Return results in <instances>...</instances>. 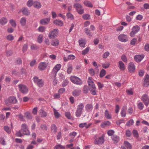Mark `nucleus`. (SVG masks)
<instances>
[{
  "label": "nucleus",
  "instance_id": "nucleus-19",
  "mask_svg": "<svg viewBox=\"0 0 149 149\" xmlns=\"http://www.w3.org/2000/svg\"><path fill=\"white\" fill-rule=\"evenodd\" d=\"M22 11L23 14L26 15L28 16L30 14V12L28 9L26 8H23L22 10Z\"/></svg>",
  "mask_w": 149,
  "mask_h": 149
},
{
  "label": "nucleus",
  "instance_id": "nucleus-3",
  "mask_svg": "<svg viewBox=\"0 0 149 149\" xmlns=\"http://www.w3.org/2000/svg\"><path fill=\"white\" fill-rule=\"evenodd\" d=\"M21 130L24 135H29L30 134V132L28 128V126L25 123L22 125Z\"/></svg>",
  "mask_w": 149,
  "mask_h": 149
},
{
  "label": "nucleus",
  "instance_id": "nucleus-30",
  "mask_svg": "<svg viewBox=\"0 0 149 149\" xmlns=\"http://www.w3.org/2000/svg\"><path fill=\"white\" fill-rule=\"evenodd\" d=\"M33 6L39 9L41 7L40 3L38 2H35L33 3Z\"/></svg>",
  "mask_w": 149,
  "mask_h": 149
},
{
  "label": "nucleus",
  "instance_id": "nucleus-18",
  "mask_svg": "<svg viewBox=\"0 0 149 149\" xmlns=\"http://www.w3.org/2000/svg\"><path fill=\"white\" fill-rule=\"evenodd\" d=\"M126 107L124 106L123 107L120 112V114L122 117H124L126 116Z\"/></svg>",
  "mask_w": 149,
  "mask_h": 149
},
{
  "label": "nucleus",
  "instance_id": "nucleus-47",
  "mask_svg": "<svg viewBox=\"0 0 149 149\" xmlns=\"http://www.w3.org/2000/svg\"><path fill=\"white\" fill-rule=\"evenodd\" d=\"M54 113L55 116V117L56 118H58L60 116V114L55 109H54Z\"/></svg>",
  "mask_w": 149,
  "mask_h": 149
},
{
  "label": "nucleus",
  "instance_id": "nucleus-2",
  "mask_svg": "<svg viewBox=\"0 0 149 149\" xmlns=\"http://www.w3.org/2000/svg\"><path fill=\"white\" fill-rule=\"evenodd\" d=\"M70 79L72 83L75 84L81 85L82 83V80L80 78L74 76H71Z\"/></svg>",
  "mask_w": 149,
  "mask_h": 149
},
{
  "label": "nucleus",
  "instance_id": "nucleus-25",
  "mask_svg": "<svg viewBox=\"0 0 149 149\" xmlns=\"http://www.w3.org/2000/svg\"><path fill=\"white\" fill-rule=\"evenodd\" d=\"M7 19L6 18L3 17L0 19V24H1L3 25L6 24L7 23Z\"/></svg>",
  "mask_w": 149,
  "mask_h": 149
},
{
  "label": "nucleus",
  "instance_id": "nucleus-40",
  "mask_svg": "<svg viewBox=\"0 0 149 149\" xmlns=\"http://www.w3.org/2000/svg\"><path fill=\"white\" fill-rule=\"evenodd\" d=\"M65 146H63L60 144L56 145L54 147V149H65Z\"/></svg>",
  "mask_w": 149,
  "mask_h": 149
},
{
  "label": "nucleus",
  "instance_id": "nucleus-46",
  "mask_svg": "<svg viewBox=\"0 0 149 149\" xmlns=\"http://www.w3.org/2000/svg\"><path fill=\"white\" fill-rule=\"evenodd\" d=\"M22 132L21 130L18 131H17L16 132V135L17 136L20 137H22L24 135L23 134V133H22Z\"/></svg>",
  "mask_w": 149,
  "mask_h": 149
},
{
  "label": "nucleus",
  "instance_id": "nucleus-4",
  "mask_svg": "<svg viewBox=\"0 0 149 149\" xmlns=\"http://www.w3.org/2000/svg\"><path fill=\"white\" fill-rule=\"evenodd\" d=\"M34 82L36 83L38 86L39 87H42L44 85V82L42 79H39L36 76L34 77L33 78Z\"/></svg>",
  "mask_w": 149,
  "mask_h": 149
},
{
  "label": "nucleus",
  "instance_id": "nucleus-28",
  "mask_svg": "<svg viewBox=\"0 0 149 149\" xmlns=\"http://www.w3.org/2000/svg\"><path fill=\"white\" fill-rule=\"evenodd\" d=\"M91 124H89L87 125V123H81L79 124V126L80 127L83 128L85 127L86 128H88L91 125Z\"/></svg>",
  "mask_w": 149,
  "mask_h": 149
},
{
  "label": "nucleus",
  "instance_id": "nucleus-10",
  "mask_svg": "<svg viewBox=\"0 0 149 149\" xmlns=\"http://www.w3.org/2000/svg\"><path fill=\"white\" fill-rule=\"evenodd\" d=\"M48 65L47 63L45 62H41L39 64L38 68L40 70H44L47 66Z\"/></svg>",
  "mask_w": 149,
  "mask_h": 149
},
{
  "label": "nucleus",
  "instance_id": "nucleus-41",
  "mask_svg": "<svg viewBox=\"0 0 149 149\" xmlns=\"http://www.w3.org/2000/svg\"><path fill=\"white\" fill-rule=\"evenodd\" d=\"M124 143L125 146L127 148L129 149H131L132 147L131 144L127 141H124Z\"/></svg>",
  "mask_w": 149,
  "mask_h": 149
},
{
  "label": "nucleus",
  "instance_id": "nucleus-64",
  "mask_svg": "<svg viewBox=\"0 0 149 149\" xmlns=\"http://www.w3.org/2000/svg\"><path fill=\"white\" fill-rule=\"evenodd\" d=\"M137 42V39L136 38H133L131 41L130 44L132 45H134Z\"/></svg>",
  "mask_w": 149,
  "mask_h": 149
},
{
  "label": "nucleus",
  "instance_id": "nucleus-36",
  "mask_svg": "<svg viewBox=\"0 0 149 149\" xmlns=\"http://www.w3.org/2000/svg\"><path fill=\"white\" fill-rule=\"evenodd\" d=\"M106 74V71L104 69H102L100 72V77H102Z\"/></svg>",
  "mask_w": 149,
  "mask_h": 149
},
{
  "label": "nucleus",
  "instance_id": "nucleus-59",
  "mask_svg": "<svg viewBox=\"0 0 149 149\" xmlns=\"http://www.w3.org/2000/svg\"><path fill=\"white\" fill-rule=\"evenodd\" d=\"M144 84L146 86H147L149 85V79H144Z\"/></svg>",
  "mask_w": 149,
  "mask_h": 149
},
{
  "label": "nucleus",
  "instance_id": "nucleus-20",
  "mask_svg": "<svg viewBox=\"0 0 149 149\" xmlns=\"http://www.w3.org/2000/svg\"><path fill=\"white\" fill-rule=\"evenodd\" d=\"M91 77H89L88 78V85L90 86L89 88H95L96 87L94 82L91 79Z\"/></svg>",
  "mask_w": 149,
  "mask_h": 149
},
{
  "label": "nucleus",
  "instance_id": "nucleus-57",
  "mask_svg": "<svg viewBox=\"0 0 149 149\" xmlns=\"http://www.w3.org/2000/svg\"><path fill=\"white\" fill-rule=\"evenodd\" d=\"M121 59L124 62L127 63V60L126 57V56L125 55H123L121 57Z\"/></svg>",
  "mask_w": 149,
  "mask_h": 149
},
{
  "label": "nucleus",
  "instance_id": "nucleus-56",
  "mask_svg": "<svg viewBox=\"0 0 149 149\" xmlns=\"http://www.w3.org/2000/svg\"><path fill=\"white\" fill-rule=\"evenodd\" d=\"M89 73L91 76H94L95 74V73L94 70L93 68H90L88 70Z\"/></svg>",
  "mask_w": 149,
  "mask_h": 149
},
{
  "label": "nucleus",
  "instance_id": "nucleus-14",
  "mask_svg": "<svg viewBox=\"0 0 149 149\" xmlns=\"http://www.w3.org/2000/svg\"><path fill=\"white\" fill-rule=\"evenodd\" d=\"M81 92V91L80 89H76L72 91V94L74 97H77L80 95Z\"/></svg>",
  "mask_w": 149,
  "mask_h": 149
},
{
  "label": "nucleus",
  "instance_id": "nucleus-55",
  "mask_svg": "<svg viewBox=\"0 0 149 149\" xmlns=\"http://www.w3.org/2000/svg\"><path fill=\"white\" fill-rule=\"evenodd\" d=\"M4 130L8 133L11 132V130L9 127L7 126H5L4 127Z\"/></svg>",
  "mask_w": 149,
  "mask_h": 149
},
{
  "label": "nucleus",
  "instance_id": "nucleus-31",
  "mask_svg": "<svg viewBox=\"0 0 149 149\" xmlns=\"http://www.w3.org/2000/svg\"><path fill=\"white\" fill-rule=\"evenodd\" d=\"M84 32L88 36H92V33L91 31L90 30L87 28H86L84 29Z\"/></svg>",
  "mask_w": 149,
  "mask_h": 149
},
{
  "label": "nucleus",
  "instance_id": "nucleus-11",
  "mask_svg": "<svg viewBox=\"0 0 149 149\" xmlns=\"http://www.w3.org/2000/svg\"><path fill=\"white\" fill-rule=\"evenodd\" d=\"M118 39L120 41L126 42L128 41L127 36L125 34H120L118 36Z\"/></svg>",
  "mask_w": 149,
  "mask_h": 149
},
{
  "label": "nucleus",
  "instance_id": "nucleus-34",
  "mask_svg": "<svg viewBox=\"0 0 149 149\" xmlns=\"http://www.w3.org/2000/svg\"><path fill=\"white\" fill-rule=\"evenodd\" d=\"M96 88L95 87V88H89V90L90 92L91 93V94L94 95H97L96 92Z\"/></svg>",
  "mask_w": 149,
  "mask_h": 149
},
{
  "label": "nucleus",
  "instance_id": "nucleus-39",
  "mask_svg": "<svg viewBox=\"0 0 149 149\" xmlns=\"http://www.w3.org/2000/svg\"><path fill=\"white\" fill-rule=\"evenodd\" d=\"M105 116L106 118L108 119H111V116L109 113L108 111L107 110H106L104 112Z\"/></svg>",
  "mask_w": 149,
  "mask_h": 149
},
{
  "label": "nucleus",
  "instance_id": "nucleus-16",
  "mask_svg": "<svg viewBox=\"0 0 149 149\" xmlns=\"http://www.w3.org/2000/svg\"><path fill=\"white\" fill-rule=\"evenodd\" d=\"M144 57V56L143 55H137L134 56V58L136 62H140L142 60Z\"/></svg>",
  "mask_w": 149,
  "mask_h": 149
},
{
  "label": "nucleus",
  "instance_id": "nucleus-22",
  "mask_svg": "<svg viewBox=\"0 0 149 149\" xmlns=\"http://www.w3.org/2000/svg\"><path fill=\"white\" fill-rule=\"evenodd\" d=\"M119 67L120 69L122 71L124 70L125 69V65L122 61H120L119 62Z\"/></svg>",
  "mask_w": 149,
  "mask_h": 149
},
{
  "label": "nucleus",
  "instance_id": "nucleus-26",
  "mask_svg": "<svg viewBox=\"0 0 149 149\" xmlns=\"http://www.w3.org/2000/svg\"><path fill=\"white\" fill-rule=\"evenodd\" d=\"M111 138L115 143H117L119 140V136L116 135H113L112 136Z\"/></svg>",
  "mask_w": 149,
  "mask_h": 149
},
{
  "label": "nucleus",
  "instance_id": "nucleus-53",
  "mask_svg": "<svg viewBox=\"0 0 149 149\" xmlns=\"http://www.w3.org/2000/svg\"><path fill=\"white\" fill-rule=\"evenodd\" d=\"M110 65L109 63H107L106 64L102 63V67L105 69H107L108 68Z\"/></svg>",
  "mask_w": 149,
  "mask_h": 149
},
{
  "label": "nucleus",
  "instance_id": "nucleus-42",
  "mask_svg": "<svg viewBox=\"0 0 149 149\" xmlns=\"http://www.w3.org/2000/svg\"><path fill=\"white\" fill-rule=\"evenodd\" d=\"M134 123V121L133 119H131L129 120L126 124L127 126L130 127Z\"/></svg>",
  "mask_w": 149,
  "mask_h": 149
},
{
  "label": "nucleus",
  "instance_id": "nucleus-52",
  "mask_svg": "<svg viewBox=\"0 0 149 149\" xmlns=\"http://www.w3.org/2000/svg\"><path fill=\"white\" fill-rule=\"evenodd\" d=\"M84 108V105L83 103H80L79 105L77 107V109L83 110Z\"/></svg>",
  "mask_w": 149,
  "mask_h": 149
},
{
  "label": "nucleus",
  "instance_id": "nucleus-21",
  "mask_svg": "<svg viewBox=\"0 0 149 149\" xmlns=\"http://www.w3.org/2000/svg\"><path fill=\"white\" fill-rule=\"evenodd\" d=\"M51 131L52 132L56 133L57 131V128L56 125L54 124H52L51 125Z\"/></svg>",
  "mask_w": 149,
  "mask_h": 149
},
{
  "label": "nucleus",
  "instance_id": "nucleus-45",
  "mask_svg": "<svg viewBox=\"0 0 149 149\" xmlns=\"http://www.w3.org/2000/svg\"><path fill=\"white\" fill-rule=\"evenodd\" d=\"M43 36L42 34L40 35L38 38V42L39 43H41L42 41Z\"/></svg>",
  "mask_w": 149,
  "mask_h": 149
},
{
  "label": "nucleus",
  "instance_id": "nucleus-15",
  "mask_svg": "<svg viewBox=\"0 0 149 149\" xmlns=\"http://www.w3.org/2000/svg\"><path fill=\"white\" fill-rule=\"evenodd\" d=\"M128 69L130 72H133L135 70V66L133 63L131 62L129 64Z\"/></svg>",
  "mask_w": 149,
  "mask_h": 149
},
{
  "label": "nucleus",
  "instance_id": "nucleus-7",
  "mask_svg": "<svg viewBox=\"0 0 149 149\" xmlns=\"http://www.w3.org/2000/svg\"><path fill=\"white\" fill-rule=\"evenodd\" d=\"M61 67V65L59 64H58L56 65L53 68L51 73V75H52V76H53L54 78L56 77L57 73L60 69Z\"/></svg>",
  "mask_w": 149,
  "mask_h": 149
},
{
  "label": "nucleus",
  "instance_id": "nucleus-5",
  "mask_svg": "<svg viewBox=\"0 0 149 149\" xmlns=\"http://www.w3.org/2000/svg\"><path fill=\"white\" fill-rule=\"evenodd\" d=\"M19 91L24 94L27 93L28 91L27 87L25 85L19 84L18 85Z\"/></svg>",
  "mask_w": 149,
  "mask_h": 149
},
{
  "label": "nucleus",
  "instance_id": "nucleus-62",
  "mask_svg": "<svg viewBox=\"0 0 149 149\" xmlns=\"http://www.w3.org/2000/svg\"><path fill=\"white\" fill-rule=\"evenodd\" d=\"M33 1L32 0H29L27 3V5L29 7H31L33 5Z\"/></svg>",
  "mask_w": 149,
  "mask_h": 149
},
{
  "label": "nucleus",
  "instance_id": "nucleus-24",
  "mask_svg": "<svg viewBox=\"0 0 149 149\" xmlns=\"http://www.w3.org/2000/svg\"><path fill=\"white\" fill-rule=\"evenodd\" d=\"M20 22L22 26H24L26 24V18L25 17H22L21 18Z\"/></svg>",
  "mask_w": 149,
  "mask_h": 149
},
{
  "label": "nucleus",
  "instance_id": "nucleus-58",
  "mask_svg": "<svg viewBox=\"0 0 149 149\" xmlns=\"http://www.w3.org/2000/svg\"><path fill=\"white\" fill-rule=\"evenodd\" d=\"M72 66L71 65H69L68 68L67 72L68 74H70L71 73L72 71Z\"/></svg>",
  "mask_w": 149,
  "mask_h": 149
},
{
  "label": "nucleus",
  "instance_id": "nucleus-63",
  "mask_svg": "<svg viewBox=\"0 0 149 149\" xmlns=\"http://www.w3.org/2000/svg\"><path fill=\"white\" fill-rule=\"evenodd\" d=\"M12 74L15 76H19L20 75L18 71L16 70H14L12 71Z\"/></svg>",
  "mask_w": 149,
  "mask_h": 149
},
{
  "label": "nucleus",
  "instance_id": "nucleus-38",
  "mask_svg": "<svg viewBox=\"0 0 149 149\" xmlns=\"http://www.w3.org/2000/svg\"><path fill=\"white\" fill-rule=\"evenodd\" d=\"M9 22L12 27L15 28L16 27V23L15 20L11 19L10 20Z\"/></svg>",
  "mask_w": 149,
  "mask_h": 149
},
{
  "label": "nucleus",
  "instance_id": "nucleus-61",
  "mask_svg": "<svg viewBox=\"0 0 149 149\" xmlns=\"http://www.w3.org/2000/svg\"><path fill=\"white\" fill-rule=\"evenodd\" d=\"M40 127L41 129L44 130H47V127L46 125L45 124H42L41 125Z\"/></svg>",
  "mask_w": 149,
  "mask_h": 149
},
{
  "label": "nucleus",
  "instance_id": "nucleus-6",
  "mask_svg": "<svg viewBox=\"0 0 149 149\" xmlns=\"http://www.w3.org/2000/svg\"><path fill=\"white\" fill-rule=\"evenodd\" d=\"M140 30V27L138 25L134 26L132 29V31L130 33V36L131 37H134L135 34Z\"/></svg>",
  "mask_w": 149,
  "mask_h": 149
},
{
  "label": "nucleus",
  "instance_id": "nucleus-12",
  "mask_svg": "<svg viewBox=\"0 0 149 149\" xmlns=\"http://www.w3.org/2000/svg\"><path fill=\"white\" fill-rule=\"evenodd\" d=\"M95 141L97 143V144H100L103 143L104 142V139L103 136H102L98 138H96L95 139Z\"/></svg>",
  "mask_w": 149,
  "mask_h": 149
},
{
  "label": "nucleus",
  "instance_id": "nucleus-51",
  "mask_svg": "<svg viewBox=\"0 0 149 149\" xmlns=\"http://www.w3.org/2000/svg\"><path fill=\"white\" fill-rule=\"evenodd\" d=\"M89 49V47H87L85 49L83 50L82 52V54L83 55H84L87 54L88 52Z\"/></svg>",
  "mask_w": 149,
  "mask_h": 149
},
{
  "label": "nucleus",
  "instance_id": "nucleus-1",
  "mask_svg": "<svg viewBox=\"0 0 149 149\" xmlns=\"http://www.w3.org/2000/svg\"><path fill=\"white\" fill-rule=\"evenodd\" d=\"M5 103L7 106H9L10 104H15L17 102V99L14 96L10 97L7 99L5 100Z\"/></svg>",
  "mask_w": 149,
  "mask_h": 149
},
{
  "label": "nucleus",
  "instance_id": "nucleus-60",
  "mask_svg": "<svg viewBox=\"0 0 149 149\" xmlns=\"http://www.w3.org/2000/svg\"><path fill=\"white\" fill-rule=\"evenodd\" d=\"M109 52H106L103 54L102 57L104 58H106L109 56Z\"/></svg>",
  "mask_w": 149,
  "mask_h": 149
},
{
  "label": "nucleus",
  "instance_id": "nucleus-32",
  "mask_svg": "<svg viewBox=\"0 0 149 149\" xmlns=\"http://www.w3.org/2000/svg\"><path fill=\"white\" fill-rule=\"evenodd\" d=\"M40 113L41 116L42 117H45L47 116V113L43 109H40Z\"/></svg>",
  "mask_w": 149,
  "mask_h": 149
},
{
  "label": "nucleus",
  "instance_id": "nucleus-50",
  "mask_svg": "<svg viewBox=\"0 0 149 149\" xmlns=\"http://www.w3.org/2000/svg\"><path fill=\"white\" fill-rule=\"evenodd\" d=\"M79 44L80 46L81 47H84L85 46V43L82 40V39L80 40L79 41Z\"/></svg>",
  "mask_w": 149,
  "mask_h": 149
},
{
  "label": "nucleus",
  "instance_id": "nucleus-9",
  "mask_svg": "<svg viewBox=\"0 0 149 149\" xmlns=\"http://www.w3.org/2000/svg\"><path fill=\"white\" fill-rule=\"evenodd\" d=\"M58 30L57 29H54L49 34V37L51 39L54 38L58 34Z\"/></svg>",
  "mask_w": 149,
  "mask_h": 149
},
{
  "label": "nucleus",
  "instance_id": "nucleus-43",
  "mask_svg": "<svg viewBox=\"0 0 149 149\" xmlns=\"http://www.w3.org/2000/svg\"><path fill=\"white\" fill-rule=\"evenodd\" d=\"M82 17L85 20H88L90 19V15L89 14H84L82 16Z\"/></svg>",
  "mask_w": 149,
  "mask_h": 149
},
{
  "label": "nucleus",
  "instance_id": "nucleus-48",
  "mask_svg": "<svg viewBox=\"0 0 149 149\" xmlns=\"http://www.w3.org/2000/svg\"><path fill=\"white\" fill-rule=\"evenodd\" d=\"M133 134L134 135V136L137 138L139 137V135L138 132L137 130H134L133 131Z\"/></svg>",
  "mask_w": 149,
  "mask_h": 149
},
{
  "label": "nucleus",
  "instance_id": "nucleus-54",
  "mask_svg": "<svg viewBox=\"0 0 149 149\" xmlns=\"http://www.w3.org/2000/svg\"><path fill=\"white\" fill-rule=\"evenodd\" d=\"M7 39L9 40H13L14 38V37L12 35H9L6 36Z\"/></svg>",
  "mask_w": 149,
  "mask_h": 149
},
{
  "label": "nucleus",
  "instance_id": "nucleus-17",
  "mask_svg": "<svg viewBox=\"0 0 149 149\" xmlns=\"http://www.w3.org/2000/svg\"><path fill=\"white\" fill-rule=\"evenodd\" d=\"M50 19V18H47L42 19L40 21V23L42 25L47 24L49 22Z\"/></svg>",
  "mask_w": 149,
  "mask_h": 149
},
{
  "label": "nucleus",
  "instance_id": "nucleus-13",
  "mask_svg": "<svg viewBox=\"0 0 149 149\" xmlns=\"http://www.w3.org/2000/svg\"><path fill=\"white\" fill-rule=\"evenodd\" d=\"M54 23L57 26H62L63 25V22L59 19H56L53 21Z\"/></svg>",
  "mask_w": 149,
  "mask_h": 149
},
{
  "label": "nucleus",
  "instance_id": "nucleus-29",
  "mask_svg": "<svg viewBox=\"0 0 149 149\" xmlns=\"http://www.w3.org/2000/svg\"><path fill=\"white\" fill-rule=\"evenodd\" d=\"M73 6L74 8H76L77 11L82 8V6L80 4L77 3L74 4Z\"/></svg>",
  "mask_w": 149,
  "mask_h": 149
},
{
  "label": "nucleus",
  "instance_id": "nucleus-49",
  "mask_svg": "<svg viewBox=\"0 0 149 149\" xmlns=\"http://www.w3.org/2000/svg\"><path fill=\"white\" fill-rule=\"evenodd\" d=\"M111 124V123L108 121H104V122L103 124L101 125V126L102 127H104V125H109Z\"/></svg>",
  "mask_w": 149,
  "mask_h": 149
},
{
  "label": "nucleus",
  "instance_id": "nucleus-35",
  "mask_svg": "<svg viewBox=\"0 0 149 149\" xmlns=\"http://www.w3.org/2000/svg\"><path fill=\"white\" fill-rule=\"evenodd\" d=\"M82 110L77 109L75 112L76 116L77 117H80L82 114Z\"/></svg>",
  "mask_w": 149,
  "mask_h": 149
},
{
  "label": "nucleus",
  "instance_id": "nucleus-33",
  "mask_svg": "<svg viewBox=\"0 0 149 149\" xmlns=\"http://www.w3.org/2000/svg\"><path fill=\"white\" fill-rule=\"evenodd\" d=\"M25 117L28 119H31L32 118V116L31 113L29 112H26L24 113Z\"/></svg>",
  "mask_w": 149,
  "mask_h": 149
},
{
  "label": "nucleus",
  "instance_id": "nucleus-8",
  "mask_svg": "<svg viewBox=\"0 0 149 149\" xmlns=\"http://www.w3.org/2000/svg\"><path fill=\"white\" fill-rule=\"evenodd\" d=\"M141 99L145 105L146 106H148L149 104V97L148 95L146 94L143 95L142 96Z\"/></svg>",
  "mask_w": 149,
  "mask_h": 149
},
{
  "label": "nucleus",
  "instance_id": "nucleus-44",
  "mask_svg": "<svg viewBox=\"0 0 149 149\" xmlns=\"http://www.w3.org/2000/svg\"><path fill=\"white\" fill-rule=\"evenodd\" d=\"M137 107L139 109L142 110L143 109L144 106L143 103L142 102H140L137 105Z\"/></svg>",
  "mask_w": 149,
  "mask_h": 149
},
{
  "label": "nucleus",
  "instance_id": "nucleus-27",
  "mask_svg": "<svg viewBox=\"0 0 149 149\" xmlns=\"http://www.w3.org/2000/svg\"><path fill=\"white\" fill-rule=\"evenodd\" d=\"M93 107L91 104H88L85 106V109L87 111L89 112L92 110Z\"/></svg>",
  "mask_w": 149,
  "mask_h": 149
},
{
  "label": "nucleus",
  "instance_id": "nucleus-37",
  "mask_svg": "<svg viewBox=\"0 0 149 149\" xmlns=\"http://www.w3.org/2000/svg\"><path fill=\"white\" fill-rule=\"evenodd\" d=\"M84 5L87 6L89 7H92L93 6L92 4L89 1H84Z\"/></svg>",
  "mask_w": 149,
  "mask_h": 149
},
{
  "label": "nucleus",
  "instance_id": "nucleus-23",
  "mask_svg": "<svg viewBox=\"0 0 149 149\" xmlns=\"http://www.w3.org/2000/svg\"><path fill=\"white\" fill-rule=\"evenodd\" d=\"M59 41L57 39L52 40L51 42V44L52 46H57L59 44Z\"/></svg>",
  "mask_w": 149,
  "mask_h": 149
}]
</instances>
